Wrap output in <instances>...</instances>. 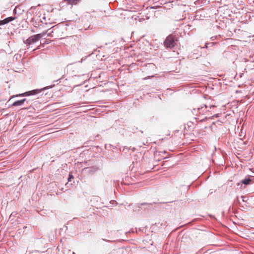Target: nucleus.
Returning <instances> with one entry per match:
<instances>
[{"label": "nucleus", "mask_w": 254, "mask_h": 254, "mask_svg": "<svg viewBox=\"0 0 254 254\" xmlns=\"http://www.w3.org/2000/svg\"><path fill=\"white\" fill-rule=\"evenodd\" d=\"M54 86H55V84H53V85H52L51 86H48L45 87H44L43 88H41V89H34V90H31V91H30L26 92L23 93L13 95L10 98V99H9V101L11 100L12 99H13L14 98H15V97H24V96H30V95H36L37 94L40 93V92H41L43 90L52 88Z\"/></svg>", "instance_id": "nucleus-1"}, {"label": "nucleus", "mask_w": 254, "mask_h": 254, "mask_svg": "<svg viewBox=\"0 0 254 254\" xmlns=\"http://www.w3.org/2000/svg\"><path fill=\"white\" fill-rule=\"evenodd\" d=\"M45 35V33H42L32 35L26 39L24 43L29 46L27 48L29 49L30 48V45L38 42L40 38Z\"/></svg>", "instance_id": "nucleus-2"}, {"label": "nucleus", "mask_w": 254, "mask_h": 254, "mask_svg": "<svg viewBox=\"0 0 254 254\" xmlns=\"http://www.w3.org/2000/svg\"><path fill=\"white\" fill-rule=\"evenodd\" d=\"M164 44L167 48H172L176 45V43L173 37L171 36H169L164 41Z\"/></svg>", "instance_id": "nucleus-3"}, {"label": "nucleus", "mask_w": 254, "mask_h": 254, "mask_svg": "<svg viewBox=\"0 0 254 254\" xmlns=\"http://www.w3.org/2000/svg\"><path fill=\"white\" fill-rule=\"evenodd\" d=\"M17 18V16H9V17H8L3 20H0V26L7 24L9 22L15 20Z\"/></svg>", "instance_id": "nucleus-4"}, {"label": "nucleus", "mask_w": 254, "mask_h": 254, "mask_svg": "<svg viewBox=\"0 0 254 254\" xmlns=\"http://www.w3.org/2000/svg\"><path fill=\"white\" fill-rule=\"evenodd\" d=\"M251 181V176H248L244 179L242 180L241 183L245 185H248L250 184Z\"/></svg>", "instance_id": "nucleus-5"}, {"label": "nucleus", "mask_w": 254, "mask_h": 254, "mask_svg": "<svg viewBox=\"0 0 254 254\" xmlns=\"http://www.w3.org/2000/svg\"><path fill=\"white\" fill-rule=\"evenodd\" d=\"M23 104H24L23 103L22 100H19L14 102L11 105V106L14 107L21 106Z\"/></svg>", "instance_id": "nucleus-6"}, {"label": "nucleus", "mask_w": 254, "mask_h": 254, "mask_svg": "<svg viewBox=\"0 0 254 254\" xmlns=\"http://www.w3.org/2000/svg\"><path fill=\"white\" fill-rule=\"evenodd\" d=\"M202 110H203V107H198L197 108H194L193 109L192 113L194 115L197 116L199 114L198 111Z\"/></svg>", "instance_id": "nucleus-7"}, {"label": "nucleus", "mask_w": 254, "mask_h": 254, "mask_svg": "<svg viewBox=\"0 0 254 254\" xmlns=\"http://www.w3.org/2000/svg\"><path fill=\"white\" fill-rule=\"evenodd\" d=\"M68 4L71 5L76 4L80 0H65Z\"/></svg>", "instance_id": "nucleus-8"}, {"label": "nucleus", "mask_w": 254, "mask_h": 254, "mask_svg": "<svg viewBox=\"0 0 254 254\" xmlns=\"http://www.w3.org/2000/svg\"><path fill=\"white\" fill-rule=\"evenodd\" d=\"M152 203H141L137 204V206L139 208H142V206L145 205L148 207H149L151 205H152Z\"/></svg>", "instance_id": "nucleus-9"}, {"label": "nucleus", "mask_w": 254, "mask_h": 254, "mask_svg": "<svg viewBox=\"0 0 254 254\" xmlns=\"http://www.w3.org/2000/svg\"><path fill=\"white\" fill-rule=\"evenodd\" d=\"M207 3V0H197L195 2L196 4H206Z\"/></svg>", "instance_id": "nucleus-10"}, {"label": "nucleus", "mask_w": 254, "mask_h": 254, "mask_svg": "<svg viewBox=\"0 0 254 254\" xmlns=\"http://www.w3.org/2000/svg\"><path fill=\"white\" fill-rule=\"evenodd\" d=\"M43 33H45V34L47 33L48 36H52V34L53 33V30L50 31V29H49L47 31H45Z\"/></svg>", "instance_id": "nucleus-11"}, {"label": "nucleus", "mask_w": 254, "mask_h": 254, "mask_svg": "<svg viewBox=\"0 0 254 254\" xmlns=\"http://www.w3.org/2000/svg\"><path fill=\"white\" fill-rule=\"evenodd\" d=\"M203 107V110L198 111L199 114H203L204 112L206 111L207 106L206 105H204V107Z\"/></svg>", "instance_id": "nucleus-12"}, {"label": "nucleus", "mask_w": 254, "mask_h": 254, "mask_svg": "<svg viewBox=\"0 0 254 254\" xmlns=\"http://www.w3.org/2000/svg\"><path fill=\"white\" fill-rule=\"evenodd\" d=\"M73 179V176L72 174H69L68 177V182H71V180Z\"/></svg>", "instance_id": "nucleus-13"}, {"label": "nucleus", "mask_w": 254, "mask_h": 254, "mask_svg": "<svg viewBox=\"0 0 254 254\" xmlns=\"http://www.w3.org/2000/svg\"><path fill=\"white\" fill-rule=\"evenodd\" d=\"M17 8H18V7H17V6H16V7H15V8L14 9L13 12V13L15 14V16H17V17H18V16L19 15H16V14H17Z\"/></svg>", "instance_id": "nucleus-14"}, {"label": "nucleus", "mask_w": 254, "mask_h": 254, "mask_svg": "<svg viewBox=\"0 0 254 254\" xmlns=\"http://www.w3.org/2000/svg\"><path fill=\"white\" fill-rule=\"evenodd\" d=\"M31 102L32 101L30 100L27 99V100L26 102V105H30L31 103Z\"/></svg>", "instance_id": "nucleus-15"}, {"label": "nucleus", "mask_w": 254, "mask_h": 254, "mask_svg": "<svg viewBox=\"0 0 254 254\" xmlns=\"http://www.w3.org/2000/svg\"><path fill=\"white\" fill-rule=\"evenodd\" d=\"M21 100H22V101L23 103V104H24L25 103H26V101H27V99H26V98H24V99H21Z\"/></svg>", "instance_id": "nucleus-16"}, {"label": "nucleus", "mask_w": 254, "mask_h": 254, "mask_svg": "<svg viewBox=\"0 0 254 254\" xmlns=\"http://www.w3.org/2000/svg\"><path fill=\"white\" fill-rule=\"evenodd\" d=\"M211 40L213 41L215 39V37H211Z\"/></svg>", "instance_id": "nucleus-17"}, {"label": "nucleus", "mask_w": 254, "mask_h": 254, "mask_svg": "<svg viewBox=\"0 0 254 254\" xmlns=\"http://www.w3.org/2000/svg\"><path fill=\"white\" fill-rule=\"evenodd\" d=\"M37 49H38V48H37ZM36 50V49H34V50H33V51H35Z\"/></svg>", "instance_id": "nucleus-18"}]
</instances>
